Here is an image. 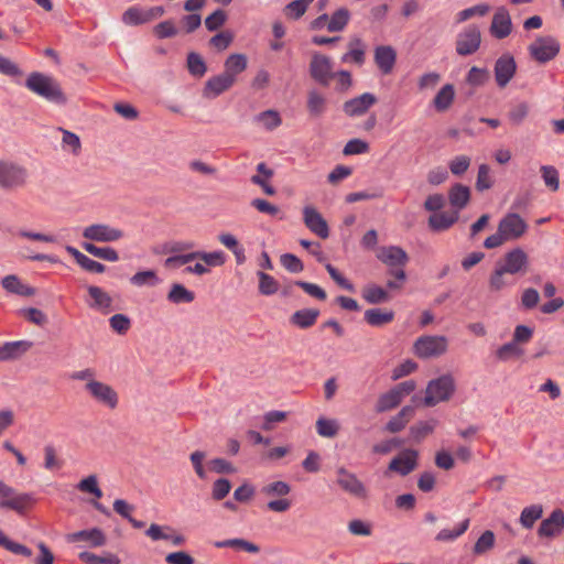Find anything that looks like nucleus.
<instances>
[{
	"label": "nucleus",
	"mask_w": 564,
	"mask_h": 564,
	"mask_svg": "<svg viewBox=\"0 0 564 564\" xmlns=\"http://www.w3.org/2000/svg\"><path fill=\"white\" fill-rule=\"evenodd\" d=\"M25 87L48 102L56 105H65L67 102L59 83L43 73L32 72L25 80Z\"/></svg>",
	"instance_id": "1"
},
{
	"label": "nucleus",
	"mask_w": 564,
	"mask_h": 564,
	"mask_svg": "<svg viewBox=\"0 0 564 564\" xmlns=\"http://www.w3.org/2000/svg\"><path fill=\"white\" fill-rule=\"evenodd\" d=\"M29 177L28 169L21 163L10 159H0V189L15 192L26 186Z\"/></svg>",
	"instance_id": "2"
},
{
	"label": "nucleus",
	"mask_w": 564,
	"mask_h": 564,
	"mask_svg": "<svg viewBox=\"0 0 564 564\" xmlns=\"http://www.w3.org/2000/svg\"><path fill=\"white\" fill-rule=\"evenodd\" d=\"M455 390V379L449 373L432 379L426 386L423 404L432 408L441 402H446L453 397Z\"/></svg>",
	"instance_id": "3"
},
{
	"label": "nucleus",
	"mask_w": 564,
	"mask_h": 564,
	"mask_svg": "<svg viewBox=\"0 0 564 564\" xmlns=\"http://www.w3.org/2000/svg\"><path fill=\"white\" fill-rule=\"evenodd\" d=\"M560 42L551 35L536 37L528 47L530 56L541 64L554 59L560 53Z\"/></svg>",
	"instance_id": "4"
},
{
	"label": "nucleus",
	"mask_w": 564,
	"mask_h": 564,
	"mask_svg": "<svg viewBox=\"0 0 564 564\" xmlns=\"http://www.w3.org/2000/svg\"><path fill=\"white\" fill-rule=\"evenodd\" d=\"M447 350L445 336H421L414 343V354L422 359L438 357Z\"/></svg>",
	"instance_id": "5"
},
{
	"label": "nucleus",
	"mask_w": 564,
	"mask_h": 564,
	"mask_svg": "<svg viewBox=\"0 0 564 564\" xmlns=\"http://www.w3.org/2000/svg\"><path fill=\"white\" fill-rule=\"evenodd\" d=\"M481 44L480 29L470 24L458 33L455 42L456 53L460 56H468L476 53Z\"/></svg>",
	"instance_id": "6"
},
{
	"label": "nucleus",
	"mask_w": 564,
	"mask_h": 564,
	"mask_svg": "<svg viewBox=\"0 0 564 564\" xmlns=\"http://www.w3.org/2000/svg\"><path fill=\"white\" fill-rule=\"evenodd\" d=\"M310 75L319 85L326 87L335 77L332 59L319 53H314L310 62Z\"/></svg>",
	"instance_id": "7"
},
{
	"label": "nucleus",
	"mask_w": 564,
	"mask_h": 564,
	"mask_svg": "<svg viewBox=\"0 0 564 564\" xmlns=\"http://www.w3.org/2000/svg\"><path fill=\"white\" fill-rule=\"evenodd\" d=\"M499 231L505 236L507 241L518 240L528 230V224L517 213H508L498 224Z\"/></svg>",
	"instance_id": "8"
},
{
	"label": "nucleus",
	"mask_w": 564,
	"mask_h": 564,
	"mask_svg": "<svg viewBox=\"0 0 564 564\" xmlns=\"http://www.w3.org/2000/svg\"><path fill=\"white\" fill-rule=\"evenodd\" d=\"M85 390L91 395L94 400L108 406L109 409H115L118 404L117 392L107 383L97 380H90L86 382Z\"/></svg>",
	"instance_id": "9"
},
{
	"label": "nucleus",
	"mask_w": 564,
	"mask_h": 564,
	"mask_svg": "<svg viewBox=\"0 0 564 564\" xmlns=\"http://www.w3.org/2000/svg\"><path fill=\"white\" fill-rule=\"evenodd\" d=\"M509 274L525 273L529 265V257L520 247L508 251L502 259L496 262Z\"/></svg>",
	"instance_id": "10"
},
{
	"label": "nucleus",
	"mask_w": 564,
	"mask_h": 564,
	"mask_svg": "<svg viewBox=\"0 0 564 564\" xmlns=\"http://www.w3.org/2000/svg\"><path fill=\"white\" fill-rule=\"evenodd\" d=\"M419 452L413 448L403 449L388 465V471L408 476L417 468Z\"/></svg>",
	"instance_id": "11"
},
{
	"label": "nucleus",
	"mask_w": 564,
	"mask_h": 564,
	"mask_svg": "<svg viewBox=\"0 0 564 564\" xmlns=\"http://www.w3.org/2000/svg\"><path fill=\"white\" fill-rule=\"evenodd\" d=\"M83 237L91 241L112 242L121 239L123 232L106 224H94L84 229Z\"/></svg>",
	"instance_id": "12"
},
{
	"label": "nucleus",
	"mask_w": 564,
	"mask_h": 564,
	"mask_svg": "<svg viewBox=\"0 0 564 564\" xmlns=\"http://www.w3.org/2000/svg\"><path fill=\"white\" fill-rule=\"evenodd\" d=\"M517 72V63L514 57L509 54H502L495 63L494 73L497 85L500 88L506 87L513 78Z\"/></svg>",
	"instance_id": "13"
},
{
	"label": "nucleus",
	"mask_w": 564,
	"mask_h": 564,
	"mask_svg": "<svg viewBox=\"0 0 564 564\" xmlns=\"http://www.w3.org/2000/svg\"><path fill=\"white\" fill-rule=\"evenodd\" d=\"M303 221L305 226L322 239L329 237V227L322 214L313 206L303 208Z\"/></svg>",
	"instance_id": "14"
},
{
	"label": "nucleus",
	"mask_w": 564,
	"mask_h": 564,
	"mask_svg": "<svg viewBox=\"0 0 564 564\" xmlns=\"http://www.w3.org/2000/svg\"><path fill=\"white\" fill-rule=\"evenodd\" d=\"M336 482L344 491L355 497L365 498L367 496L365 485L355 474L348 471L345 467H339L337 469Z\"/></svg>",
	"instance_id": "15"
},
{
	"label": "nucleus",
	"mask_w": 564,
	"mask_h": 564,
	"mask_svg": "<svg viewBox=\"0 0 564 564\" xmlns=\"http://www.w3.org/2000/svg\"><path fill=\"white\" fill-rule=\"evenodd\" d=\"M0 509H10L19 514H23L29 508L35 503V498L30 492H17L13 488V494L10 496H1Z\"/></svg>",
	"instance_id": "16"
},
{
	"label": "nucleus",
	"mask_w": 564,
	"mask_h": 564,
	"mask_svg": "<svg viewBox=\"0 0 564 564\" xmlns=\"http://www.w3.org/2000/svg\"><path fill=\"white\" fill-rule=\"evenodd\" d=\"M489 31L498 40L506 39L512 32L511 17L505 7L497 8Z\"/></svg>",
	"instance_id": "17"
},
{
	"label": "nucleus",
	"mask_w": 564,
	"mask_h": 564,
	"mask_svg": "<svg viewBox=\"0 0 564 564\" xmlns=\"http://www.w3.org/2000/svg\"><path fill=\"white\" fill-rule=\"evenodd\" d=\"M377 97L371 93H365L358 97L346 100L343 105L344 112L349 117H358L365 115L370 107L376 105Z\"/></svg>",
	"instance_id": "18"
},
{
	"label": "nucleus",
	"mask_w": 564,
	"mask_h": 564,
	"mask_svg": "<svg viewBox=\"0 0 564 564\" xmlns=\"http://www.w3.org/2000/svg\"><path fill=\"white\" fill-rule=\"evenodd\" d=\"M564 529V511L562 509H554L551 514L544 519L538 529L540 538L552 539L558 535Z\"/></svg>",
	"instance_id": "19"
},
{
	"label": "nucleus",
	"mask_w": 564,
	"mask_h": 564,
	"mask_svg": "<svg viewBox=\"0 0 564 564\" xmlns=\"http://www.w3.org/2000/svg\"><path fill=\"white\" fill-rule=\"evenodd\" d=\"M373 61L382 75H389L397 63V51L391 45H378L373 50Z\"/></svg>",
	"instance_id": "20"
},
{
	"label": "nucleus",
	"mask_w": 564,
	"mask_h": 564,
	"mask_svg": "<svg viewBox=\"0 0 564 564\" xmlns=\"http://www.w3.org/2000/svg\"><path fill=\"white\" fill-rule=\"evenodd\" d=\"M235 84V78L221 73L210 77L204 86L203 96L205 98H216L220 94L227 91Z\"/></svg>",
	"instance_id": "21"
},
{
	"label": "nucleus",
	"mask_w": 564,
	"mask_h": 564,
	"mask_svg": "<svg viewBox=\"0 0 564 564\" xmlns=\"http://www.w3.org/2000/svg\"><path fill=\"white\" fill-rule=\"evenodd\" d=\"M377 258L389 268L405 267L409 262L408 253L398 246L382 247Z\"/></svg>",
	"instance_id": "22"
},
{
	"label": "nucleus",
	"mask_w": 564,
	"mask_h": 564,
	"mask_svg": "<svg viewBox=\"0 0 564 564\" xmlns=\"http://www.w3.org/2000/svg\"><path fill=\"white\" fill-rule=\"evenodd\" d=\"M66 540L69 543L85 542L91 547H98L106 544V536L98 528L69 533L66 535Z\"/></svg>",
	"instance_id": "23"
},
{
	"label": "nucleus",
	"mask_w": 564,
	"mask_h": 564,
	"mask_svg": "<svg viewBox=\"0 0 564 564\" xmlns=\"http://www.w3.org/2000/svg\"><path fill=\"white\" fill-rule=\"evenodd\" d=\"M414 416V408L411 405L403 406L398 414L392 416L386 424L384 429L389 433H398L401 432L406 424Z\"/></svg>",
	"instance_id": "24"
},
{
	"label": "nucleus",
	"mask_w": 564,
	"mask_h": 564,
	"mask_svg": "<svg viewBox=\"0 0 564 564\" xmlns=\"http://www.w3.org/2000/svg\"><path fill=\"white\" fill-rule=\"evenodd\" d=\"M1 284L7 292L21 296H33L36 292L34 288L22 283L19 276L15 274H9L4 276L1 281Z\"/></svg>",
	"instance_id": "25"
},
{
	"label": "nucleus",
	"mask_w": 564,
	"mask_h": 564,
	"mask_svg": "<svg viewBox=\"0 0 564 564\" xmlns=\"http://www.w3.org/2000/svg\"><path fill=\"white\" fill-rule=\"evenodd\" d=\"M366 44L360 37H352L348 42V52L341 56L344 63L352 62L357 65L365 63Z\"/></svg>",
	"instance_id": "26"
},
{
	"label": "nucleus",
	"mask_w": 564,
	"mask_h": 564,
	"mask_svg": "<svg viewBox=\"0 0 564 564\" xmlns=\"http://www.w3.org/2000/svg\"><path fill=\"white\" fill-rule=\"evenodd\" d=\"M89 296L93 299V303L89 304L91 308L101 310L105 313H109L113 311L112 307V299L111 296L105 292L101 288L89 285L87 288Z\"/></svg>",
	"instance_id": "27"
},
{
	"label": "nucleus",
	"mask_w": 564,
	"mask_h": 564,
	"mask_svg": "<svg viewBox=\"0 0 564 564\" xmlns=\"http://www.w3.org/2000/svg\"><path fill=\"white\" fill-rule=\"evenodd\" d=\"M318 316L319 310L317 308H302L290 316V323L299 328L306 329L316 323Z\"/></svg>",
	"instance_id": "28"
},
{
	"label": "nucleus",
	"mask_w": 564,
	"mask_h": 564,
	"mask_svg": "<svg viewBox=\"0 0 564 564\" xmlns=\"http://www.w3.org/2000/svg\"><path fill=\"white\" fill-rule=\"evenodd\" d=\"M449 204L458 212L467 206L470 199V189L460 183L453 185L448 192Z\"/></svg>",
	"instance_id": "29"
},
{
	"label": "nucleus",
	"mask_w": 564,
	"mask_h": 564,
	"mask_svg": "<svg viewBox=\"0 0 564 564\" xmlns=\"http://www.w3.org/2000/svg\"><path fill=\"white\" fill-rule=\"evenodd\" d=\"M394 319V312L391 310L369 308L365 312V321L373 327H381Z\"/></svg>",
	"instance_id": "30"
},
{
	"label": "nucleus",
	"mask_w": 564,
	"mask_h": 564,
	"mask_svg": "<svg viewBox=\"0 0 564 564\" xmlns=\"http://www.w3.org/2000/svg\"><path fill=\"white\" fill-rule=\"evenodd\" d=\"M362 299L368 304H382L391 300L390 294L383 288L376 284H368L361 291Z\"/></svg>",
	"instance_id": "31"
},
{
	"label": "nucleus",
	"mask_w": 564,
	"mask_h": 564,
	"mask_svg": "<svg viewBox=\"0 0 564 564\" xmlns=\"http://www.w3.org/2000/svg\"><path fill=\"white\" fill-rule=\"evenodd\" d=\"M225 74L229 75L231 78L236 79V76L243 70H246L248 66V58L245 54L235 53L230 54L225 61Z\"/></svg>",
	"instance_id": "32"
},
{
	"label": "nucleus",
	"mask_w": 564,
	"mask_h": 564,
	"mask_svg": "<svg viewBox=\"0 0 564 564\" xmlns=\"http://www.w3.org/2000/svg\"><path fill=\"white\" fill-rule=\"evenodd\" d=\"M438 421L436 419H430L427 421H419L413 424L410 430V437L415 442H422L427 435L432 434L437 426Z\"/></svg>",
	"instance_id": "33"
},
{
	"label": "nucleus",
	"mask_w": 564,
	"mask_h": 564,
	"mask_svg": "<svg viewBox=\"0 0 564 564\" xmlns=\"http://www.w3.org/2000/svg\"><path fill=\"white\" fill-rule=\"evenodd\" d=\"M458 220V212L453 214L448 213H435L429 218V226L435 231H443L448 229Z\"/></svg>",
	"instance_id": "34"
},
{
	"label": "nucleus",
	"mask_w": 564,
	"mask_h": 564,
	"mask_svg": "<svg viewBox=\"0 0 564 564\" xmlns=\"http://www.w3.org/2000/svg\"><path fill=\"white\" fill-rule=\"evenodd\" d=\"M32 346L29 341H12L0 346V360L14 359L28 351Z\"/></svg>",
	"instance_id": "35"
},
{
	"label": "nucleus",
	"mask_w": 564,
	"mask_h": 564,
	"mask_svg": "<svg viewBox=\"0 0 564 564\" xmlns=\"http://www.w3.org/2000/svg\"><path fill=\"white\" fill-rule=\"evenodd\" d=\"M455 89L452 84L444 85L433 99V106L438 112L446 111L453 104Z\"/></svg>",
	"instance_id": "36"
},
{
	"label": "nucleus",
	"mask_w": 564,
	"mask_h": 564,
	"mask_svg": "<svg viewBox=\"0 0 564 564\" xmlns=\"http://www.w3.org/2000/svg\"><path fill=\"white\" fill-rule=\"evenodd\" d=\"M399 395L391 388L389 391L380 394L375 404L376 413H384L398 408L401 404Z\"/></svg>",
	"instance_id": "37"
},
{
	"label": "nucleus",
	"mask_w": 564,
	"mask_h": 564,
	"mask_svg": "<svg viewBox=\"0 0 564 564\" xmlns=\"http://www.w3.org/2000/svg\"><path fill=\"white\" fill-rule=\"evenodd\" d=\"M166 299L173 304L192 303L195 300L194 292L187 290L183 284L173 283Z\"/></svg>",
	"instance_id": "38"
},
{
	"label": "nucleus",
	"mask_w": 564,
	"mask_h": 564,
	"mask_svg": "<svg viewBox=\"0 0 564 564\" xmlns=\"http://www.w3.org/2000/svg\"><path fill=\"white\" fill-rule=\"evenodd\" d=\"M307 110L312 118L321 117L326 110V99L316 90L308 91Z\"/></svg>",
	"instance_id": "39"
},
{
	"label": "nucleus",
	"mask_w": 564,
	"mask_h": 564,
	"mask_svg": "<svg viewBox=\"0 0 564 564\" xmlns=\"http://www.w3.org/2000/svg\"><path fill=\"white\" fill-rule=\"evenodd\" d=\"M509 274V272L503 271V269L496 263V267L494 271L491 272L489 280H488V288L491 292H499L503 288L512 285L513 282L509 281L506 275Z\"/></svg>",
	"instance_id": "40"
},
{
	"label": "nucleus",
	"mask_w": 564,
	"mask_h": 564,
	"mask_svg": "<svg viewBox=\"0 0 564 564\" xmlns=\"http://www.w3.org/2000/svg\"><path fill=\"white\" fill-rule=\"evenodd\" d=\"M82 246L85 249V251L93 254L94 257L100 258L102 260L111 261V262L119 260L118 252L110 247H97L96 245H94L91 242H83Z\"/></svg>",
	"instance_id": "41"
},
{
	"label": "nucleus",
	"mask_w": 564,
	"mask_h": 564,
	"mask_svg": "<svg viewBox=\"0 0 564 564\" xmlns=\"http://www.w3.org/2000/svg\"><path fill=\"white\" fill-rule=\"evenodd\" d=\"M496 543V535L491 530H486L477 539L473 546L474 555H484L488 551H490Z\"/></svg>",
	"instance_id": "42"
},
{
	"label": "nucleus",
	"mask_w": 564,
	"mask_h": 564,
	"mask_svg": "<svg viewBox=\"0 0 564 564\" xmlns=\"http://www.w3.org/2000/svg\"><path fill=\"white\" fill-rule=\"evenodd\" d=\"M187 69L194 77H203L207 72V66L204 58L196 52H189L187 54Z\"/></svg>",
	"instance_id": "43"
},
{
	"label": "nucleus",
	"mask_w": 564,
	"mask_h": 564,
	"mask_svg": "<svg viewBox=\"0 0 564 564\" xmlns=\"http://www.w3.org/2000/svg\"><path fill=\"white\" fill-rule=\"evenodd\" d=\"M542 514L543 508L541 505L525 507L520 514V523L523 528L531 529Z\"/></svg>",
	"instance_id": "44"
},
{
	"label": "nucleus",
	"mask_w": 564,
	"mask_h": 564,
	"mask_svg": "<svg viewBox=\"0 0 564 564\" xmlns=\"http://www.w3.org/2000/svg\"><path fill=\"white\" fill-rule=\"evenodd\" d=\"M257 276L259 279V293L265 296L273 295L279 291V282L270 274L258 271Z\"/></svg>",
	"instance_id": "45"
},
{
	"label": "nucleus",
	"mask_w": 564,
	"mask_h": 564,
	"mask_svg": "<svg viewBox=\"0 0 564 564\" xmlns=\"http://www.w3.org/2000/svg\"><path fill=\"white\" fill-rule=\"evenodd\" d=\"M350 18V13L346 8H340L335 11L327 23L329 32H339L345 29Z\"/></svg>",
	"instance_id": "46"
},
{
	"label": "nucleus",
	"mask_w": 564,
	"mask_h": 564,
	"mask_svg": "<svg viewBox=\"0 0 564 564\" xmlns=\"http://www.w3.org/2000/svg\"><path fill=\"white\" fill-rule=\"evenodd\" d=\"M121 20L127 25H140L148 23L145 10L138 7L128 8L123 12Z\"/></svg>",
	"instance_id": "47"
},
{
	"label": "nucleus",
	"mask_w": 564,
	"mask_h": 564,
	"mask_svg": "<svg viewBox=\"0 0 564 564\" xmlns=\"http://www.w3.org/2000/svg\"><path fill=\"white\" fill-rule=\"evenodd\" d=\"M254 120L261 123L267 130H273L282 123L281 116L275 110H265L254 117Z\"/></svg>",
	"instance_id": "48"
},
{
	"label": "nucleus",
	"mask_w": 564,
	"mask_h": 564,
	"mask_svg": "<svg viewBox=\"0 0 564 564\" xmlns=\"http://www.w3.org/2000/svg\"><path fill=\"white\" fill-rule=\"evenodd\" d=\"M523 355V349L520 348L514 341H509L496 350V357L500 361H508L512 358H520Z\"/></svg>",
	"instance_id": "49"
},
{
	"label": "nucleus",
	"mask_w": 564,
	"mask_h": 564,
	"mask_svg": "<svg viewBox=\"0 0 564 564\" xmlns=\"http://www.w3.org/2000/svg\"><path fill=\"white\" fill-rule=\"evenodd\" d=\"M217 547H235V549H240V550H243L246 552H249V553H258L260 551V547L252 543V542H249L245 539H229V540H224V541H220V542H216L215 544Z\"/></svg>",
	"instance_id": "50"
},
{
	"label": "nucleus",
	"mask_w": 564,
	"mask_h": 564,
	"mask_svg": "<svg viewBox=\"0 0 564 564\" xmlns=\"http://www.w3.org/2000/svg\"><path fill=\"white\" fill-rule=\"evenodd\" d=\"M79 560L86 564H119L120 560L115 554H107L106 556H100L87 551L80 552L78 555Z\"/></svg>",
	"instance_id": "51"
},
{
	"label": "nucleus",
	"mask_w": 564,
	"mask_h": 564,
	"mask_svg": "<svg viewBox=\"0 0 564 564\" xmlns=\"http://www.w3.org/2000/svg\"><path fill=\"white\" fill-rule=\"evenodd\" d=\"M469 528V519H465L456 529L448 530L443 529L441 530L437 535L435 536V540L437 542H449L454 541L460 535H463Z\"/></svg>",
	"instance_id": "52"
},
{
	"label": "nucleus",
	"mask_w": 564,
	"mask_h": 564,
	"mask_svg": "<svg viewBox=\"0 0 564 564\" xmlns=\"http://www.w3.org/2000/svg\"><path fill=\"white\" fill-rule=\"evenodd\" d=\"M316 431L323 437H335L338 434L339 425L336 420L319 417L316 421Z\"/></svg>",
	"instance_id": "53"
},
{
	"label": "nucleus",
	"mask_w": 564,
	"mask_h": 564,
	"mask_svg": "<svg viewBox=\"0 0 564 564\" xmlns=\"http://www.w3.org/2000/svg\"><path fill=\"white\" fill-rule=\"evenodd\" d=\"M131 284L135 286H154L160 283V279L158 278L155 271L153 270H145V271H139L135 274H133L130 278Z\"/></svg>",
	"instance_id": "54"
},
{
	"label": "nucleus",
	"mask_w": 564,
	"mask_h": 564,
	"mask_svg": "<svg viewBox=\"0 0 564 564\" xmlns=\"http://www.w3.org/2000/svg\"><path fill=\"white\" fill-rule=\"evenodd\" d=\"M490 78V73L487 68H479L477 66H473L466 76L467 84L479 87L484 86Z\"/></svg>",
	"instance_id": "55"
},
{
	"label": "nucleus",
	"mask_w": 564,
	"mask_h": 564,
	"mask_svg": "<svg viewBox=\"0 0 564 564\" xmlns=\"http://www.w3.org/2000/svg\"><path fill=\"white\" fill-rule=\"evenodd\" d=\"M153 34L159 40L170 39V37L176 36L178 34V30L175 26V23L173 20H165V21L158 23L153 28Z\"/></svg>",
	"instance_id": "56"
},
{
	"label": "nucleus",
	"mask_w": 564,
	"mask_h": 564,
	"mask_svg": "<svg viewBox=\"0 0 564 564\" xmlns=\"http://www.w3.org/2000/svg\"><path fill=\"white\" fill-rule=\"evenodd\" d=\"M77 489L82 492H88L98 499L102 497V491L98 486V480H97L96 475H89L88 477L82 479L77 484Z\"/></svg>",
	"instance_id": "57"
},
{
	"label": "nucleus",
	"mask_w": 564,
	"mask_h": 564,
	"mask_svg": "<svg viewBox=\"0 0 564 564\" xmlns=\"http://www.w3.org/2000/svg\"><path fill=\"white\" fill-rule=\"evenodd\" d=\"M194 260L199 259L207 265L217 267L225 263V254L223 251L205 252V251H193Z\"/></svg>",
	"instance_id": "58"
},
{
	"label": "nucleus",
	"mask_w": 564,
	"mask_h": 564,
	"mask_svg": "<svg viewBox=\"0 0 564 564\" xmlns=\"http://www.w3.org/2000/svg\"><path fill=\"white\" fill-rule=\"evenodd\" d=\"M310 3L308 0H294L285 6L284 13L290 19L297 20L304 15Z\"/></svg>",
	"instance_id": "59"
},
{
	"label": "nucleus",
	"mask_w": 564,
	"mask_h": 564,
	"mask_svg": "<svg viewBox=\"0 0 564 564\" xmlns=\"http://www.w3.org/2000/svg\"><path fill=\"white\" fill-rule=\"evenodd\" d=\"M542 178L545 185L552 191L556 192L560 186V178L557 170L552 165L541 166Z\"/></svg>",
	"instance_id": "60"
},
{
	"label": "nucleus",
	"mask_w": 564,
	"mask_h": 564,
	"mask_svg": "<svg viewBox=\"0 0 564 564\" xmlns=\"http://www.w3.org/2000/svg\"><path fill=\"white\" fill-rule=\"evenodd\" d=\"M227 21V13L223 9L215 10L205 19V26L209 32L217 31Z\"/></svg>",
	"instance_id": "61"
},
{
	"label": "nucleus",
	"mask_w": 564,
	"mask_h": 564,
	"mask_svg": "<svg viewBox=\"0 0 564 564\" xmlns=\"http://www.w3.org/2000/svg\"><path fill=\"white\" fill-rule=\"evenodd\" d=\"M494 182L490 176V167L487 164H481L478 169L476 189L484 192L492 186Z\"/></svg>",
	"instance_id": "62"
},
{
	"label": "nucleus",
	"mask_w": 564,
	"mask_h": 564,
	"mask_svg": "<svg viewBox=\"0 0 564 564\" xmlns=\"http://www.w3.org/2000/svg\"><path fill=\"white\" fill-rule=\"evenodd\" d=\"M280 262L291 273H300L304 269L303 262L293 253H283L280 257Z\"/></svg>",
	"instance_id": "63"
},
{
	"label": "nucleus",
	"mask_w": 564,
	"mask_h": 564,
	"mask_svg": "<svg viewBox=\"0 0 564 564\" xmlns=\"http://www.w3.org/2000/svg\"><path fill=\"white\" fill-rule=\"evenodd\" d=\"M231 489V482L227 478H219L215 480L212 488V497L216 501H220L227 497Z\"/></svg>",
	"instance_id": "64"
}]
</instances>
